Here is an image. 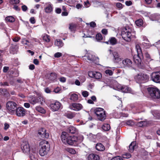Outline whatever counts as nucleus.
Returning <instances> with one entry per match:
<instances>
[{"mask_svg":"<svg viewBox=\"0 0 160 160\" xmlns=\"http://www.w3.org/2000/svg\"><path fill=\"white\" fill-rule=\"evenodd\" d=\"M21 42L24 45H27L29 46V42L25 38H23L22 39Z\"/></svg>","mask_w":160,"mask_h":160,"instance_id":"obj_36","label":"nucleus"},{"mask_svg":"<svg viewBox=\"0 0 160 160\" xmlns=\"http://www.w3.org/2000/svg\"><path fill=\"white\" fill-rule=\"evenodd\" d=\"M35 68V66L33 64H31L29 65V68L31 70H33Z\"/></svg>","mask_w":160,"mask_h":160,"instance_id":"obj_62","label":"nucleus"},{"mask_svg":"<svg viewBox=\"0 0 160 160\" xmlns=\"http://www.w3.org/2000/svg\"><path fill=\"white\" fill-rule=\"evenodd\" d=\"M87 58L88 60L92 62H94L97 59L93 55L92 53H88L86 54L85 56Z\"/></svg>","mask_w":160,"mask_h":160,"instance_id":"obj_22","label":"nucleus"},{"mask_svg":"<svg viewBox=\"0 0 160 160\" xmlns=\"http://www.w3.org/2000/svg\"><path fill=\"white\" fill-rule=\"evenodd\" d=\"M151 79L156 83L160 82V71L152 73L151 75Z\"/></svg>","mask_w":160,"mask_h":160,"instance_id":"obj_8","label":"nucleus"},{"mask_svg":"<svg viewBox=\"0 0 160 160\" xmlns=\"http://www.w3.org/2000/svg\"><path fill=\"white\" fill-rule=\"evenodd\" d=\"M17 106V104L14 102L8 101L6 104V108L9 113L13 114L15 113Z\"/></svg>","mask_w":160,"mask_h":160,"instance_id":"obj_6","label":"nucleus"},{"mask_svg":"<svg viewBox=\"0 0 160 160\" xmlns=\"http://www.w3.org/2000/svg\"><path fill=\"white\" fill-rule=\"evenodd\" d=\"M51 109L53 111H56L62 108L61 104L58 101H56L54 103H51L50 104Z\"/></svg>","mask_w":160,"mask_h":160,"instance_id":"obj_9","label":"nucleus"},{"mask_svg":"<svg viewBox=\"0 0 160 160\" xmlns=\"http://www.w3.org/2000/svg\"><path fill=\"white\" fill-rule=\"evenodd\" d=\"M94 113L99 120L103 121L106 119V115L103 109L101 108H97L95 110Z\"/></svg>","mask_w":160,"mask_h":160,"instance_id":"obj_5","label":"nucleus"},{"mask_svg":"<svg viewBox=\"0 0 160 160\" xmlns=\"http://www.w3.org/2000/svg\"><path fill=\"white\" fill-rule=\"evenodd\" d=\"M33 63L36 65H38L39 63V62L37 59H35L33 60Z\"/></svg>","mask_w":160,"mask_h":160,"instance_id":"obj_64","label":"nucleus"},{"mask_svg":"<svg viewBox=\"0 0 160 160\" xmlns=\"http://www.w3.org/2000/svg\"><path fill=\"white\" fill-rule=\"evenodd\" d=\"M136 49L137 51V55H134L133 56V60L134 62L137 65L141 64V58H143V55L141 49L139 46H136Z\"/></svg>","mask_w":160,"mask_h":160,"instance_id":"obj_4","label":"nucleus"},{"mask_svg":"<svg viewBox=\"0 0 160 160\" xmlns=\"http://www.w3.org/2000/svg\"><path fill=\"white\" fill-rule=\"evenodd\" d=\"M109 42L111 44L114 45L116 44L117 40L115 38L112 37L109 39Z\"/></svg>","mask_w":160,"mask_h":160,"instance_id":"obj_32","label":"nucleus"},{"mask_svg":"<svg viewBox=\"0 0 160 160\" xmlns=\"http://www.w3.org/2000/svg\"><path fill=\"white\" fill-rule=\"evenodd\" d=\"M62 53L60 52H58L54 54V56L55 58H59L62 56Z\"/></svg>","mask_w":160,"mask_h":160,"instance_id":"obj_48","label":"nucleus"},{"mask_svg":"<svg viewBox=\"0 0 160 160\" xmlns=\"http://www.w3.org/2000/svg\"><path fill=\"white\" fill-rule=\"evenodd\" d=\"M102 128L105 131H108L110 129V126L109 124H105L102 126Z\"/></svg>","mask_w":160,"mask_h":160,"instance_id":"obj_31","label":"nucleus"},{"mask_svg":"<svg viewBox=\"0 0 160 160\" xmlns=\"http://www.w3.org/2000/svg\"><path fill=\"white\" fill-rule=\"evenodd\" d=\"M24 106L26 108H29L30 107V104L28 103H25L24 105Z\"/></svg>","mask_w":160,"mask_h":160,"instance_id":"obj_61","label":"nucleus"},{"mask_svg":"<svg viewBox=\"0 0 160 160\" xmlns=\"http://www.w3.org/2000/svg\"><path fill=\"white\" fill-rule=\"evenodd\" d=\"M82 94L84 97H87L88 95V92L86 91H83L82 92Z\"/></svg>","mask_w":160,"mask_h":160,"instance_id":"obj_49","label":"nucleus"},{"mask_svg":"<svg viewBox=\"0 0 160 160\" xmlns=\"http://www.w3.org/2000/svg\"><path fill=\"white\" fill-rule=\"evenodd\" d=\"M102 32L104 35H107L108 33V30L105 29H102Z\"/></svg>","mask_w":160,"mask_h":160,"instance_id":"obj_53","label":"nucleus"},{"mask_svg":"<svg viewBox=\"0 0 160 160\" xmlns=\"http://www.w3.org/2000/svg\"><path fill=\"white\" fill-rule=\"evenodd\" d=\"M90 25L91 27H92L93 28H94L96 26V23L93 22H92L90 23Z\"/></svg>","mask_w":160,"mask_h":160,"instance_id":"obj_55","label":"nucleus"},{"mask_svg":"<svg viewBox=\"0 0 160 160\" xmlns=\"http://www.w3.org/2000/svg\"><path fill=\"white\" fill-rule=\"evenodd\" d=\"M35 110L38 112L42 113H45V111L42 107L37 106L35 107Z\"/></svg>","mask_w":160,"mask_h":160,"instance_id":"obj_27","label":"nucleus"},{"mask_svg":"<svg viewBox=\"0 0 160 160\" xmlns=\"http://www.w3.org/2000/svg\"><path fill=\"white\" fill-rule=\"evenodd\" d=\"M136 80L140 83H144L148 81L149 76L143 73H139L135 77Z\"/></svg>","mask_w":160,"mask_h":160,"instance_id":"obj_7","label":"nucleus"},{"mask_svg":"<svg viewBox=\"0 0 160 160\" xmlns=\"http://www.w3.org/2000/svg\"><path fill=\"white\" fill-rule=\"evenodd\" d=\"M111 160H123L119 156L114 157L112 158Z\"/></svg>","mask_w":160,"mask_h":160,"instance_id":"obj_50","label":"nucleus"},{"mask_svg":"<svg viewBox=\"0 0 160 160\" xmlns=\"http://www.w3.org/2000/svg\"><path fill=\"white\" fill-rule=\"evenodd\" d=\"M116 6L117 7L119 8L120 9L122 8V4L120 2L117 3H116Z\"/></svg>","mask_w":160,"mask_h":160,"instance_id":"obj_51","label":"nucleus"},{"mask_svg":"<svg viewBox=\"0 0 160 160\" xmlns=\"http://www.w3.org/2000/svg\"><path fill=\"white\" fill-rule=\"evenodd\" d=\"M22 10L24 11H26L27 9V7L25 5H24L22 6Z\"/></svg>","mask_w":160,"mask_h":160,"instance_id":"obj_57","label":"nucleus"},{"mask_svg":"<svg viewBox=\"0 0 160 160\" xmlns=\"http://www.w3.org/2000/svg\"><path fill=\"white\" fill-rule=\"evenodd\" d=\"M61 9L60 8H57L55 10V12L58 14H60L61 13Z\"/></svg>","mask_w":160,"mask_h":160,"instance_id":"obj_56","label":"nucleus"},{"mask_svg":"<svg viewBox=\"0 0 160 160\" xmlns=\"http://www.w3.org/2000/svg\"><path fill=\"white\" fill-rule=\"evenodd\" d=\"M147 123L146 122L144 121H141L138 122L137 125L139 127H144L146 126Z\"/></svg>","mask_w":160,"mask_h":160,"instance_id":"obj_34","label":"nucleus"},{"mask_svg":"<svg viewBox=\"0 0 160 160\" xmlns=\"http://www.w3.org/2000/svg\"><path fill=\"white\" fill-rule=\"evenodd\" d=\"M43 39L45 41H46L47 42H48L50 41V39L49 38V37L47 35L44 36L43 37Z\"/></svg>","mask_w":160,"mask_h":160,"instance_id":"obj_46","label":"nucleus"},{"mask_svg":"<svg viewBox=\"0 0 160 160\" xmlns=\"http://www.w3.org/2000/svg\"><path fill=\"white\" fill-rule=\"evenodd\" d=\"M38 134L41 136L42 138H48L49 136V133L46 132V130L44 128H41L38 131Z\"/></svg>","mask_w":160,"mask_h":160,"instance_id":"obj_19","label":"nucleus"},{"mask_svg":"<svg viewBox=\"0 0 160 160\" xmlns=\"http://www.w3.org/2000/svg\"><path fill=\"white\" fill-rule=\"evenodd\" d=\"M96 38L98 41H100L102 39V37L101 34L98 33L96 35Z\"/></svg>","mask_w":160,"mask_h":160,"instance_id":"obj_37","label":"nucleus"},{"mask_svg":"<svg viewBox=\"0 0 160 160\" xmlns=\"http://www.w3.org/2000/svg\"><path fill=\"white\" fill-rule=\"evenodd\" d=\"M88 74L90 77L97 79H100L102 77V74L98 72L89 71L88 72Z\"/></svg>","mask_w":160,"mask_h":160,"instance_id":"obj_13","label":"nucleus"},{"mask_svg":"<svg viewBox=\"0 0 160 160\" xmlns=\"http://www.w3.org/2000/svg\"><path fill=\"white\" fill-rule=\"evenodd\" d=\"M126 123L129 126H133L135 124V123L133 121L129 120L126 121Z\"/></svg>","mask_w":160,"mask_h":160,"instance_id":"obj_38","label":"nucleus"},{"mask_svg":"<svg viewBox=\"0 0 160 160\" xmlns=\"http://www.w3.org/2000/svg\"><path fill=\"white\" fill-rule=\"evenodd\" d=\"M96 148L99 151H103L105 149L104 146L101 143H97L96 145Z\"/></svg>","mask_w":160,"mask_h":160,"instance_id":"obj_25","label":"nucleus"},{"mask_svg":"<svg viewBox=\"0 0 160 160\" xmlns=\"http://www.w3.org/2000/svg\"><path fill=\"white\" fill-rule=\"evenodd\" d=\"M49 145L47 141L45 140L41 141L39 143L40 155L41 156H44L47 154L49 150Z\"/></svg>","mask_w":160,"mask_h":160,"instance_id":"obj_1","label":"nucleus"},{"mask_svg":"<svg viewBox=\"0 0 160 160\" xmlns=\"http://www.w3.org/2000/svg\"><path fill=\"white\" fill-rule=\"evenodd\" d=\"M154 116L158 119L160 118V111H157L155 113Z\"/></svg>","mask_w":160,"mask_h":160,"instance_id":"obj_45","label":"nucleus"},{"mask_svg":"<svg viewBox=\"0 0 160 160\" xmlns=\"http://www.w3.org/2000/svg\"><path fill=\"white\" fill-rule=\"evenodd\" d=\"M148 94L153 99H158L160 98V91L156 87H150L147 88Z\"/></svg>","mask_w":160,"mask_h":160,"instance_id":"obj_2","label":"nucleus"},{"mask_svg":"<svg viewBox=\"0 0 160 160\" xmlns=\"http://www.w3.org/2000/svg\"><path fill=\"white\" fill-rule=\"evenodd\" d=\"M26 110L22 107L16 108L15 113L17 116L19 117H23L25 115Z\"/></svg>","mask_w":160,"mask_h":160,"instance_id":"obj_10","label":"nucleus"},{"mask_svg":"<svg viewBox=\"0 0 160 160\" xmlns=\"http://www.w3.org/2000/svg\"><path fill=\"white\" fill-rule=\"evenodd\" d=\"M59 80L62 82H64L66 81V78L63 77H61L60 78Z\"/></svg>","mask_w":160,"mask_h":160,"instance_id":"obj_54","label":"nucleus"},{"mask_svg":"<svg viewBox=\"0 0 160 160\" xmlns=\"http://www.w3.org/2000/svg\"><path fill=\"white\" fill-rule=\"evenodd\" d=\"M105 73L107 74H108L109 75H112L113 73L112 71L110 70H106L105 71Z\"/></svg>","mask_w":160,"mask_h":160,"instance_id":"obj_47","label":"nucleus"},{"mask_svg":"<svg viewBox=\"0 0 160 160\" xmlns=\"http://www.w3.org/2000/svg\"><path fill=\"white\" fill-rule=\"evenodd\" d=\"M113 59L115 62L118 63L119 64L122 61L121 58H120V56L118 53L117 52H114L113 53Z\"/></svg>","mask_w":160,"mask_h":160,"instance_id":"obj_21","label":"nucleus"},{"mask_svg":"<svg viewBox=\"0 0 160 160\" xmlns=\"http://www.w3.org/2000/svg\"><path fill=\"white\" fill-rule=\"evenodd\" d=\"M68 141H67V144L70 145H72L75 144L78 141V138L76 136H69L68 137Z\"/></svg>","mask_w":160,"mask_h":160,"instance_id":"obj_15","label":"nucleus"},{"mask_svg":"<svg viewBox=\"0 0 160 160\" xmlns=\"http://www.w3.org/2000/svg\"><path fill=\"white\" fill-rule=\"evenodd\" d=\"M54 45L55 46L60 48L62 47L63 46L64 43L62 40L57 39L55 41Z\"/></svg>","mask_w":160,"mask_h":160,"instance_id":"obj_23","label":"nucleus"},{"mask_svg":"<svg viewBox=\"0 0 160 160\" xmlns=\"http://www.w3.org/2000/svg\"><path fill=\"white\" fill-rule=\"evenodd\" d=\"M21 149L23 152L25 153H28L30 151L29 144L27 142H23L22 145Z\"/></svg>","mask_w":160,"mask_h":160,"instance_id":"obj_16","label":"nucleus"},{"mask_svg":"<svg viewBox=\"0 0 160 160\" xmlns=\"http://www.w3.org/2000/svg\"><path fill=\"white\" fill-rule=\"evenodd\" d=\"M29 102L32 104H35L38 103L37 97H32L30 98L29 100Z\"/></svg>","mask_w":160,"mask_h":160,"instance_id":"obj_24","label":"nucleus"},{"mask_svg":"<svg viewBox=\"0 0 160 160\" xmlns=\"http://www.w3.org/2000/svg\"><path fill=\"white\" fill-rule=\"evenodd\" d=\"M135 142H132L129 146V150L130 152H132L134 149V147L136 144Z\"/></svg>","mask_w":160,"mask_h":160,"instance_id":"obj_28","label":"nucleus"},{"mask_svg":"<svg viewBox=\"0 0 160 160\" xmlns=\"http://www.w3.org/2000/svg\"><path fill=\"white\" fill-rule=\"evenodd\" d=\"M70 99L72 101H76L78 99V96L75 93L72 94L70 95Z\"/></svg>","mask_w":160,"mask_h":160,"instance_id":"obj_29","label":"nucleus"},{"mask_svg":"<svg viewBox=\"0 0 160 160\" xmlns=\"http://www.w3.org/2000/svg\"><path fill=\"white\" fill-rule=\"evenodd\" d=\"M8 69H9L8 67H4L3 68V71L4 72H6L8 70Z\"/></svg>","mask_w":160,"mask_h":160,"instance_id":"obj_60","label":"nucleus"},{"mask_svg":"<svg viewBox=\"0 0 160 160\" xmlns=\"http://www.w3.org/2000/svg\"><path fill=\"white\" fill-rule=\"evenodd\" d=\"M5 20L7 22H13L15 21L14 18L12 16H8L6 18Z\"/></svg>","mask_w":160,"mask_h":160,"instance_id":"obj_30","label":"nucleus"},{"mask_svg":"<svg viewBox=\"0 0 160 160\" xmlns=\"http://www.w3.org/2000/svg\"><path fill=\"white\" fill-rule=\"evenodd\" d=\"M131 30L128 27L123 28L122 31L121 36L123 39L127 42L130 41L133 37L132 34Z\"/></svg>","mask_w":160,"mask_h":160,"instance_id":"obj_3","label":"nucleus"},{"mask_svg":"<svg viewBox=\"0 0 160 160\" xmlns=\"http://www.w3.org/2000/svg\"><path fill=\"white\" fill-rule=\"evenodd\" d=\"M4 129L5 130H7V129H8L9 128V125L7 123H5L4 124Z\"/></svg>","mask_w":160,"mask_h":160,"instance_id":"obj_59","label":"nucleus"},{"mask_svg":"<svg viewBox=\"0 0 160 160\" xmlns=\"http://www.w3.org/2000/svg\"><path fill=\"white\" fill-rule=\"evenodd\" d=\"M131 156V155L130 153H125L124 154L122 155V157L123 158H129Z\"/></svg>","mask_w":160,"mask_h":160,"instance_id":"obj_42","label":"nucleus"},{"mask_svg":"<svg viewBox=\"0 0 160 160\" xmlns=\"http://www.w3.org/2000/svg\"><path fill=\"white\" fill-rule=\"evenodd\" d=\"M19 2V0H10V3L11 4H18Z\"/></svg>","mask_w":160,"mask_h":160,"instance_id":"obj_43","label":"nucleus"},{"mask_svg":"<svg viewBox=\"0 0 160 160\" xmlns=\"http://www.w3.org/2000/svg\"><path fill=\"white\" fill-rule=\"evenodd\" d=\"M20 39V38L19 37H16L13 39V41L15 42H17L19 41Z\"/></svg>","mask_w":160,"mask_h":160,"instance_id":"obj_63","label":"nucleus"},{"mask_svg":"<svg viewBox=\"0 0 160 160\" xmlns=\"http://www.w3.org/2000/svg\"><path fill=\"white\" fill-rule=\"evenodd\" d=\"M68 131L71 133L74 134L77 132V130L75 127L71 126L68 128Z\"/></svg>","mask_w":160,"mask_h":160,"instance_id":"obj_26","label":"nucleus"},{"mask_svg":"<svg viewBox=\"0 0 160 160\" xmlns=\"http://www.w3.org/2000/svg\"><path fill=\"white\" fill-rule=\"evenodd\" d=\"M44 11L46 13H50L53 11V6L50 2L46 3L45 4Z\"/></svg>","mask_w":160,"mask_h":160,"instance_id":"obj_17","label":"nucleus"},{"mask_svg":"<svg viewBox=\"0 0 160 160\" xmlns=\"http://www.w3.org/2000/svg\"><path fill=\"white\" fill-rule=\"evenodd\" d=\"M136 24L138 26H141L143 24V22L142 19H139L136 21Z\"/></svg>","mask_w":160,"mask_h":160,"instance_id":"obj_35","label":"nucleus"},{"mask_svg":"<svg viewBox=\"0 0 160 160\" xmlns=\"http://www.w3.org/2000/svg\"><path fill=\"white\" fill-rule=\"evenodd\" d=\"M30 21L32 24H34L35 23V21L34 17H31L30 19Z\"/></svg>","mask_w":160,"mask_h":160,"instance_id":"obj_52","label":"nucleus"},{"mask_svg":"<svg viewBox=\"0 0 160 160\" xmlns=\"http://www.w3.org/2000/svg\"><path fill=\"white\" fill-rule=\"evenodd\" d=\"M125 4L126 5L128 6H129L130 5H131L132 4V2L129 1H127L125 2Z\"/></svg>","mask_w":160,"mask_h":160,"instance_id":"obj_58","label":"nucleus"},{"mask_svg":"<svg viewBox=\"0 0 160 160\" xmlns=\"http://www.w3.org/2000/svg\"><path fill=\"white\" fill-rule=\"evenodd\" d=\"M77 27V25L75 24L71 23L69 24V29L71 31H73L75 30Z\"/></svg>","mask_w":160,"mask_h":160,"instance_id":"obj_33","label":"nucleus"},{"mask_svg":"<svg viewBox=\"0 0 160 160\" xmlns=\"http://www.w3.org/2000/svg\"><path fill=\"white\" fill-rule=\"evenodd\" d=\"M69 108L73 110L78 111L82 108V106L80 103H72L69 105Z\"/></svg>","mask_w":160,"mask_h":160,"instance_id":"obj_12","label":"nucleus"},{"mask_svg":"<svg viewBox=\"0 0 160 160\" xmlns=\"http://www.w3.org/2000/svg\"><path fill=\"white\" fill-rule=\"evenodd\" d=\"M145 57L147 58V60L148 61H150L151 60V59L150 58V56L148 52H146L145 53Z\"/></svg>","mask_w":160,"mask_h":160,"instance_id":"obj_44","label":"nucleus"},{"mask_svg":"<svg viewBox=\"0 0 160 160\" xmlns=\"http://www.w3.org/2000/svg\"><path fill=\"white\" fill-rule=\"evenodd\" d=\"M38 99V103L40 102L41 104H42L43 101H44L43 97L42 96H39L37 97Z\"/></svg>","mask_w":160,"mask_h":160,"instance_id":"obj_40","label":"nucleus"},{"mask_svg":"<svg viewBox=\"0 0 160 160\" xmlns=\"http://www.w3.org/2000/svg\"><path fill=\"white\" fill-rule=\"evenodd\" d=\"M132 64V61L129 59L126 58L123 60H122L120 64L121 67H130Z\"/></svg>","mask_w":160,"mask_h":160,"instance_id":"obj_14","label":"nucleus"},{"mask_svg":"<svg viewBox=\"0 0 160 160\" xmlns=\"http://www.w3.org/2000/svg\"><path fill=\"white\" fill-rule=\"evenodd\" d=\"M67 151L72 154H75L76 153V151L75 150L72 148H68L67 149Z\"/></svg>","mask_w":160,"mask_h":160,"instance_id":"obj_39","label":"nucleus"},{"mask_svg":"<svg viewBox=\"0 0 160 160\" xmlns=\"http://www.w3.org/2000/svg\"><path fill=\"white\" fill-rule=\"evenodd\" d=\"M117 90H121L122 92L126 93H131L132 90L129 87L127 86H122L120 85H118L117 86Z\"/></svg>","mask_w":160,"mask_h":160,"instance_id":"obj_11","label":"nucleus"},{"mask_svg":"<svg viewBox=\"0 0 160 160\" xmlns=\"http://www.w3.org/2000/svg\"><path fill=\"white\" fill-rule=\"evenodd\" d=\"M98 155L94 153H91L88 155L86 157L87 160H99Z\"/></svg>","mask_w":160,"mask_h":160,"instance_id":"obj_18","label":"nucleus"},{"mask_svg":"<svg viewBox=\"0 0 160 160\" xmlns=\"http://www.w3.org/2000/svg\"><path fill=\"white\" fill-rule=\"evenodd\" d=\"M69 136L67 133L63 132H62L61 136V139L62 142L65 144H66L67 143V141H68V137Z\"/></svg>","mask_w":160,"mask_h":160,"instance_id":"obj_20","label":"nucleus"},{"mask_svg":"<svg viewBox=\"0 0 160 160\" xmlns=\"http://www.w3.org/2000/svg\"><path fill=\"white\" fill-rule=\"evenodd\" d=\"M75 114L74 113H68L67 115V117L69 118L72 119L75 116Z\"/></svg>","mask_w":160,"mask_h":160,"instance_id":"obj_41","label":"nucleus"}]
</instances>
